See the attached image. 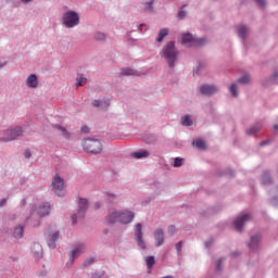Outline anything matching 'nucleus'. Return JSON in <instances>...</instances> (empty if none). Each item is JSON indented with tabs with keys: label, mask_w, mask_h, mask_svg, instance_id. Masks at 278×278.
I'll use <instances>...</instances> for the list:
<instances>
[{
	"label": "nucleus",
	"mask_w": 278,
	"mask_h": 278,
	"mask_svg": "<svg viewBox=\"0 0 278 278\" xmlns=\"http://www.w3.org/2000/svg\"><path fill=\"white\" fill-rule=\"evenodd\" d=\"M175 168H179V166H184V159L176 157L174 161Z\"/></svg>",
	"instance_id": "obj_34"
},
{
	"label": "nucleus",
	"mask_w": 278,
	"mask_h": 278,
	"mask_svg": "<svg viewBox=\"0 0 278 278\" xmlns=\"http://www.w3.org/2000/svg\"><path fill=\"white\" fill-rule=\"evenodd\" d=\"M99 207H100V206H99V203H96V204H94V208H96V210H99Z\"/></svg>",
	"instance_id": "obj_50"
},
{
	"label": "nucleus",
	"mask_w": 278,
	"mask_h": 278,
	"mask_svg": "<svg viewBox=\"0 0 278 278\" xmlns=\"http://www.w3.org/2000/svg\"><path fill=\"white\" fill-rule=\"evenodd\" d=\"M262 240V237L260 235H256L254 237L251 238V242L249 244V248L252 251H257L260 249V242Z\"/></svg>",
	"instance_id": "obj_16"
},
{
	"label": "nucleus",
	"mask_w": 278,
	"mask_h": 278,
	"mask_svg": "<svg viewBox=\"0 0 278 278\" xmlns=\"http://www.w3.org/2000/svg\"><path fill=\"white\" fill-rule=\"evenodd\" d=\"M86 81H88V79L86 77H84L83 75H78L76 77V85L77 86H86Z\"/></svg>",
	"instance_id": "obj_28"
},
{
	"label": "nucleus",
	"mask_w": 278,
	"mask_h": 278,
	"mask_svg": "<svg viewBox=\"0 0 278 278\" xmlns=\"http://www.w3.org/2000/svg\"><path fill=\"white\" fill-rule=\"evenodd\" d=\"M238 81L239 84H249V81H251V76H249V74H245L241 78H239Z\"/></svg>",
	"instance_id": "obj_31"
},
{
	"label": "nucleus",
	"mask_w": 278,
	"mask_h": 278,
	"mask_svg": "<svg viewBox=\"0 0 278 278\" xmlns=\"http://www.w3.org/2000/svg\"><path fill=\"white\" fill-rule=\"evenodd\" d=\"M181 125H184V127H190L192 126V119L188 115L184 116L181 118Z\"/></svg>",
	"instance_id": "obj_29"
},
{
	"label": "nucleus",
	"mask_w": 278,
	"mask_h": 278,
	"mask_svg": "<svg viewBox=\"0 0 278 278\" xmlns=\"http://www.w3.org/2000/svg\"><path fill=\"white\" fill-rule=\"evenodd\" d=\"M58 240H60V231H53L52 229H50L48 231V247L50 249H55L56 244L55 242H58Z\"/></svg>",
	"instance_id": "obj_11"
},
{
	"label": "nucleus",
	"mask_w": 278,
	"mask_h": 278,
	"mask_svg": "<svg viewBox=\"0 0 278 278\" xmlns=\"http://www.w3.org/2000/svg\"><path fill=\"white\" fill-rule=\"evenodd\" d=\"M83 149L84 151H87V153L97 155L103 151V144L99 139H85L83 141Z\"/></svg>",
	"instance_id": "obj_3"
},
{
	"label": "nucleus",
	"mask_w": 278,
	"mask_h": 278,
	"mask_svg": "<svg viewBox=\"0 0 278 278\" xmlns=\"http://www.w3.org/2000/svg\"><path fill=\"white\" fill-rule=\"evenodd\" d=\"M220 264H223V260H219L217 263V270H220Z\"/></svg>",
	"instance_id": "obj_45"
},
{
	"label": "nucleus",
	"mask_w": 278,
	"mask_h": 278,
	"mask_svg": "<svg viewBox=\"0 0 278 278\" xmlns=\"http://www.w3.org/2000/svg\"><path fill=\"white\" fill-rule=\"evenodd\" d=\"M193 144H195L198 149H205V141H203V139H198L195 142L193 141Z\"/></svg>",
	"instance_id": "obj_32"
},
{
	"label": "nucleus",
	"mask_w": 278,
	"mask_h": 278,
	"mask_svg": "<svg viewBox=\"0 0 278 278\" xmlns=\"http://www.w3.org/2000/svg\"><path fill=\"white\" fill-rule=\"evenodd\" d=\"M5 203H8V199L3 198L0 200V207H3V205H5Z\"/></svg>",
	"instance_id": "obj_43"
},
{
	"label": "nucleus",
	"mask_w": 278,
	"mask_h": 278,
	"mask_svg": "<svg viewBox=\"0 0 278 278\" xmlns=\"http://www.w3.org/2000/svg\"><path fill=\"white\" fill-rule=\"evenodd\" d=\"M277 77H278V74H276V75L274 76V81H275V84H278Z\"/></svg>",
	"instance_id": "obj_47"
},
{
	"label": "nucleus",
	"mask_w": 278,
	"mask_h": 278,
	"mask_svg": "<svg viewBox=\"0 0 278 278\" xmlns=\"http://www.w3.org/2000/svg\"><path fill=\"white\" fill-rule=\"evenodd\" d=\"M167 231H168L169 236H175L177 228L175 226H169Z\"/></svg>",
	"instance_id": "obj_36"
},
{
	"label": "nucleus",
	"mask_w": 278,
	"mask_h": 278,
	"mask_svg": "<svg viewBox=\"0 0 278 278\" xmlns=\"http://www.w3.org/2000/svg\"><path fill=\"white\" fill-rule=\"evenodd\" d=\"M256 2L261 8H264L266 5V0H256Z\"/></svg>",
	"instance_id": "obj_39"
},
{
	"label": "nucleus",
	"mask_w": 278,
	"mask_h": 278,
	"mask_svg": "<svg viewBox=\"0 0 278 278\" xmlns=\"http://www.w3.org/2000/svg\"><path fill=\"white\" fill-rule=\"evenodd\" d=\"M247 34H249V28L247 26H240L238 31L240 38H247Z\"/></svg>",
	"instance_id": "obj_27"
},
{
	"label": "nucleus",
	"mask_w": 278,
	"mask_h": 278,
	"mask_svg": "<svg viewBox=\"0 0 278 278\" xmlns=\"http://www.w3.org/2000/svg\"><path fill=\"white\" fill-rule=\"evenodd\" d=\"M81 131H83V134H89L90 132V128H88V126H83L81 127Z\"/></svg>",
	"instance_id": "obj_40"
},
{
	"label": "nucleus",
	"mask_w": 278,
	"mask_h": 278,
	"mask_svg": "<svg viewBox=\"0 0 278 278\" xmlns=\"http://www.w3.org/2000/svg\"><path fill=\"white\" fill-rule=\"evenodd\" d=\"M262 184L263 186H270V184H273V178H270V173L264 172Z\"/></svg>",
	"instance_id": "obj_20"
},
{
	"label": "nucleus",
	"mask_w": 278,
	"mask_h": 278,
	"mask_svg": "<svg viewBox=\"0 0 278 278\" xmlns=\"http://www.w3.org/2000/svg\"><path fill=\"white\" fill-rule=\"evenodd\" d=\"M154 240H156V247L164 244V230L157 229L154 231Z\"/></svg>",
	"instance_id": "obj_17"
},
{
	"label": "nucleus",
	"mask_w": 278,
	"mask_h": 278,
	"mask_svg": "<svg viewBox=\"0 0 278 278\" xmlns=\"http://www.w3.org/2000/svg\"><path fill=\"white\" fill-rule=\"evenodd\" d=\"M23 136V128L16 126L14 128H9L4 131L3 137L0 138V142H12Z\"/></svg>",
	"instance_id": "obj_5"
},
{
	"label": "nucleus",
	"mask_w": 278,
	"mask_h": 278,
	"mask_svg": "<svg viewBox=\"0 0 278 278\" xmlns=\"http://www.w3.org/2000/svg\"><path fill=\"white\" fill-rule=\"evenodd\" d=\"M26 86L28 88H38V76L30 74L26 79Z\"/></svg>",
	"instance_id": "obj_15"
},
{
	"label": "nucleus",
	"mask_w": 278,
	"mask_h": 278,
	"mask_svg": "<svg viewBox=\"0 0 278 278\" xmlns=\"http://www.w3.org/2000/svg\"><path fill=\"white\" fill-rule=\"evenodd\" d=\"M122 75H125L126 77H129L130 75H136V71L131 68H123Z\"/></svg>",
	"instance_id": "obj_30"
},
{
	"label": "nucleus",
	"mask_w": 278,
	"mask_h": 278,
	"mask_svg": "<svg viewBox=\"0 0 278 278\" xmlns=\"http://www.w3.org/2000/svg\"><path fill=\"white\" fill-rule=\"evenodd\" d=\"M2 66H3V64H2V65H0V68H2Z\"/></svg>",
	"instance_id": "obj_51"
},
{
	"label": "nucleus",
	"mask_w": 278,
	"mask_h": 278,
	"mask_svg": "<svg viewBox=\"0 0 278 278\" xmlns=\"http://www.w3.org/2000/svg\"><path fill=\"white\" fill-rule=\"evenodd\" d=\"M63 25L67 28L77 27L79 25V14L75 11H67L63 14Z\"/></svg>",
	"instance_id": "obj_4"
},
{
	"label": "nucleus",
	"mask_w": 278,
	"mask_h": 278,
	"mask_svg": "<svg viewBox=\"0 0 278 278\" xmlns=\"http://www.w3.org/2000/svg\"><path fill=\"white\" fill-rule=\"evenodd\" d=\"M230 92H231L232 97H238V85L232 84L230 86Z\"/></svg>",
	"instance_id": "obj_33"
},
{
	"label": "nucleus",
	"mask_w": 278,
	"mask_h": 278,
	"mask_svg": "<svg viewBox=\"0 0 278 278\" xmlns=\"http://www.w3.org/2000/svg\"><path fill=\"white\" fill-rule=\"evenodd\" d=\"M274 131H275L276 134H278V125H275V126H274Z\"/></svg>",
	"instance_id": "obj_46"
},
{
	"label": "nucleus",
	"mask_w": 278,
	"mask_h": 278,
	"mask_svg": "<svg viewBox=\"0 0 278 278\" xmlns=\"http://www.w3.org/2000/svg\"><path fill=\"white\" fill-rule=\"evenodd\" d=\"M265 144H268V141L261 142V147H264Z\"/></svg>",
	"instance_id": "obj_48"
},
{
	"label": "nucleus",
	"mask_w": 278,
	"mask_h": 278,
	"mask_svg": "<svg viewBox=\"0 0 278 278\" xmlns=\"http://www.w3.org/2000/svg\"><path fill=\"white\" fill-rule=\"evenodd\" d=\"M181 244H182L181 241H179V242L176 244V251H177V253H179V251H181Z\"/></svg>",
	"instance_id": "obj_44"
},
{
	"label": "nucleus",
	"mask_w": 278,
	"mask_h": 278,
	"mask_svg": "<svg viewBox=\"0 0 278 278\" xmlns=\"http://www.w3.org/2000/svg\"><path fill=\"white\" fill-rule=\"evenodd\" d=\"M105 38H106V36L103 33H97L94 35V40L103 41V40H105Z\"/></svg>",
	"instance_id": "obj_35"
},
{
	"label": "nucleus",
	"mask_w": 278,
	"mask_h": 278,
	"mask_svg": "<svg viewBox=\"0 0 278 278\" xmlns=\"http://www.w3.org/2000/svg\"><path fill=\"white\" fill-rule=\"evenodd\" d=\"M260 131H262V124H256L248 130V135L254 136L255 134H260Z\"/></svg>",
	"instance_id": "obj_21"
},
{
	"label": "nucleus",
	"mask_w": 278,
	"mask_h": 278,
	"mask_svg": "<svg viewBox=\"0 0 278 278\" xmlns=\"http://www.w3.org/2000/svg\"><path fill=\"white\" fill-rule=\"evenodd\" d=\"M86 210H88V200L80 199L78 201V215L77 214L72 215L73 225H77V218H84L86 214Z\"/></svg>",
	"instance_id": "obj_7"
},
{
	"label": "nucleus",
	"mask_w": 278,
	"mask_h": 278,
	"mask_svg": "<svg viewBox=\"0 0 278 278\" xmlns=\"http://www.w3.org/2000/svg\"><path fill=\"white\" fill-rule=\"evenodd\" d=\"M200 90L202 94H205L206 97H212V94H216V92L218 91V87L214 85H203Z\"/></svg>",
	"instance_id": "obj_13"
},
{
	"label": "nucleus",
	"mask_w": 278,
	"mask_h": 278,
	"mask_svg": "<svg viewBox=\"0 0 278 278\" xmlns=\"http://www.w3.org/2000/svg\"><path fill=\"white\" fill-rule=\"evenodd\" d=\"M92 105H93V108H99V105H101V101H99V100H93V101H92Z\"/></svg>",
	"instance_id": "obj_42"
},
{
	"label": "nucleus",
	"mask_w": 278,
	"mask_h": 278,
	"mask_svg": "<svg viewBox=\"0 0 278 278\" xmlns=\"http://www.w3.org/2000/svg\"><path fill=\"white\" fill-rule=\"evenodd\" d=\"M90 264H94V258H88L84 262V266H90Z\"/></svg>",
	"instance_id": "obj_37"
},
{
	"label": "nucleus",
	"mask_w": 278,
	"mask_h": 278,
	"mask_svg": "<svg viewBox=\"0 0 278 278\" xmlns=\"http://www.w3.org/2000/svg\"><path fill=\"white\" fill-rule=\"evenodd\" d=\"M249 220H251V214H243L242 216L238 217L235 220V227L237 231H242V227H244Z\"/></svg>",
	"instance_id": "obj_12"
},
{
	"label": "nucleus",
	"mask_w": 278,
	"mask_h": 278,
	"mask_svg": "<svg viewBox=\"0 0 278 278\" xmlns=\"http://www.w3.org/2000/svg\"><path fill=\"white\" fill-rule=\"evenodd\" d=\"M31 0H22V3H29Z\"/></svg>",
	"instance_id": "obj_49"
},
{
	"label": "nucleus",
	"mask_w": 278,
	"mask_h": 278,
	"mask_svg": "<svg viewBox=\"0 0 278 278\" xmlns=\"http://www.w3.org/2000/svg\"><path fill=\"white\" fill-rule=\"evenodd\" d=\"M182 45L186 47H203L207 45V39L193 37L192 34L182 35Z\"/></svg>",
	"instance_id": "obj_6"
},
{
	"label": "nucleus",
	"mask_w": 278,
	"mask_h": 278,
	"mask_svg": "<svg viewBox=\"0 0 278 278\" xmlns=\"http://www.w3.org/2000/svg\"><path fill=\"white\" fill-rule=\"evenodd\" d=\"M52 188L59 197H62V190H64V178L60 177L59 174H55L52 178Z\"/></svg>",
	"instance_id": "obj_8"
},
{
	"label": "nucleus",
	"mask_w": 278,
	"mask_h": 278,
	"mask_svg": "<svg viewBox=\"0 0 278 278\" xmlns=\"http://www.w3.org/2000/svg\"><path fill=\"white\" fill-rule=\"evenodd\" d=\"M86 251V245L85 244H78L72 252V257L74 260H77L81 253Z\"/></svg>",
	"instance_id": "obj_18"
},
{
	"label": "nucleus",
	"mask_w": 278,
	"mask_h": 278,
	"mask_svg": "<svg viewBox=\"0 0 278 278\" xmlns=\"http://www.w3.org/2000/svg\"><path fill=\"white\" fill-rule=\"evenodd\" d=\"M54 127H55V129H59V131H62L63 137H65L66 140H68V138H71V134H68V130H66V129L64 128V126H62V125H55Z\"/></svg>",
	"instance_id": "obj_25"
},
{
	"label": "nucleus",
	"mask_w": 278,
	"mask_h": 278,
	"mask_svg": "<svg viewBox=\"0 0 278 278\" xmlns=\"http://www.w3.org/2000/svg\"><path fill=\"white\" fill-rule=\"evenodd\" d=\"M146 264L149 268V273H151V268H153V266L155 265V257L149 256L148 258H146Z\"/></svg>",
	"instance_id": "obj_26"
},
{
	"label": "nucleus",
	"mask_w": 278,
	"mask_h": 278,
	"mask_svg": "<svg viewBox=\"0 0 278 278\" xmlns=\"http://www.w3.org/2000/svg\"><path fill=\"white\" fill-rule=\"evenodd\" d=\"M135 216L136 215L134 214V212L128 210L118 213L116 212V210L111 208L109 211V216L106 220L109 225H114L116 220H118V223H121L122 225H129V223L134 220Z\"/></svg>",
	"instance_id": "obj_1"
},
{
	"label": "nucleus",
	"mask_w": 278,
	"mask_h": 278,
	"mask_svg": "<svg viewBox=\"0 0 278 278\" xmlns=\"http://www.w3.org/2000/svg\"><path fill=\"white\" fill-rule=\"evenodd\" d=\"M31 254L34 255L35 260H42V245L40 243H34L31 247Z\"/></svg>",
	"instance_id": "obj_14"
},
{
	"label": "nucleus",
	"mask_w": 278,
	"mask_h": 278,
	"mask_svg": "<svg viewBox=\"0 0 278 278\" xmlns=\"http://www.w3.org/2000/svg\"><path fill=\"white\" fill-rule=\"evenodd\" d=\"M177 48H175V41H169L163 47L162 56L165 58L169 68H175V62H177Z\"/></svg>",
	"instance_id": "obj_2"
},
{
	"label": "nucleus",
	"mask_w": 278,
	"mask_h": 278,
	"mask_svg": "<svg viewBox=\"0 0 278 278\" xmlns=\"http://www.w3.org/2000/svg\"><path fill=\"white\" fill-rule=\"evenodd\" d=\"M135 236L138 247L143 250L147 249V243H144V239H142V224H136Z\"/></svg>",
	"instance_id": "obj_10"
},
{
	"label": "nucleus",
	"mask_w": 278,
	"mask_h": 278,
	"mask_svg": "<svg viewBox=\"0 0 278 278\" xmlns=\"http://www.w3.org/2000/svg\"><path fill=\"white\" fill-rule=\"evenodd\" d=\"M155 0H150V1L146 2L142 8L143 12H153V2Z\"/></svg>",
	"instance_id": "obj_23"
},
{
	"label": "nucleus",
	"mask_w": 278,
	"mask_h": 278,
	"mask_svg": "<svg viewBox=\"0 0 278 278\" xmlns=\"http://www.w3.org/2000/svg\"><path fill=\"white\" fill-rule=\"evenodd\" d=\"M166 36H168V28L161 29L159 36L156 37V42H162Z\"/></svg>",
	"instance_id": "obj_22"
},
{
	"label": "nucleus",
	"mask_w": 278,
	"mask_h": 278,
	"mask_svg": "<svg viewBox=\"0 0 278 278\" xmlns=\"http://www.w3.org/2000/svg\"><path fill=\"white\" fill-rule=\"evenodd\" d=\"M24 157H26V160H29V157H31V152L29 150H26L24 153Z\"/></svg>",
	"instance_id": "obj_41"
},
{
	"label": "nucleus",
	"mask_w": 278,
	"mask_h": 278,
	"mask_svg": "<svg viewBox=\"0 0 278 278\" xmlns=\"http://www.w3.org/2000/svg\"><path fill=\"white\" fill-rule=\"evenodd\" d=\"M49 210H51V204L45 202L33 211L31 216H39V218L49 216Z\"/></svg>",
	"instance_id": "obj_9"
},
{
	"label": "nucleus",
	"mask_w": 278,
	"mask_h": 278,
	"mask_svg": "<svg viewBox=\"0 0 278 278\" xmlns=\"http://www.w3.org/2000/svg\"><path fill=\"white\" fill-rule=\"evenodd\" d=\"M178 18H186V11L180 10V11L178 12Z\"/></svg>",
	"instance_id": "obj_38"
},
{
	"label": "nucleus",
	"mask_w": 278,
	"mask_h": 278,
	"mask_svg": "<svg viewBox=\"0 0 278 278\" xmlns=\"http://www.w3.org/2000/svg\"><path fill=\"white\" fill-rule=\"evenodd\" d=\"M149 151L147 150H139L138 152L132 153V157L136 160H142V157H149Z\"/></svg>",
	"instance_id": "obj_19"
},
{
	"label": "nucleus",
	"mask_w": 278,
	"mask_h": 278,
	"mask_svg": "<svg viewBox=\"0 0 278 278\" xmlns=\"http://www.w3.org/2000/svg\"><path fill=\"white\" fill-rule=\"evenodd\" d=\"M25 232V230L23 229L22 226L15 227L14 231H13V236L15 238H23V233Z\"/></svg>",
	"instance_id": "obj_24"
}]
</instances>
